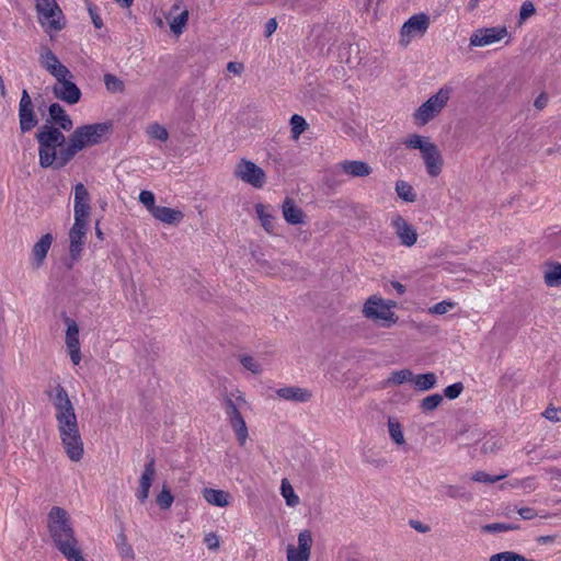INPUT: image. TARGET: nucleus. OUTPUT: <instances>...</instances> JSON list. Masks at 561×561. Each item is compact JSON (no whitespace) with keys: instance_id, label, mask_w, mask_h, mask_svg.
<instances>
[{"instance_id":"1","label":"nucleus","mask_w":561,"mask_h":561,"mask_svg":"<svg viewBox=\"0 0 561 561\" xmlns=\"http://www.w3.org/2000/svg\"><path fill=\"white\" fill-rule=\"evenodd\" d=\"M111 129V123L87 124L77 127L66 138L64 133L55 128L54 125L44 124L35 136L38 142V163L44 169H61L78 152L101 144Z\"/></svg>"},{"instance_id":"2","label":"nucleus","mask_w":561,"mask_h":561,"mask_svg":"<svg viewBox=\"0 0 561 561\" xmlns=\"http://www.w3.org/2000/svg\"><path fill=\"white\" fill-rule=\"evenodd\" d=\"M48 398L56 411L55 417L61 446L67 457L78 462L83 457L84 446L73 404L61 385L55 386L48 392Z\"/></svg>"},{"instance_id":"3","label":"nucleus","mask_w":561,"mask_h":561,"mask_svg":"<svg viewBox=\"0 0 561 561\" xmlns=\"http://www.w3.org/2000/svg\"><path fill=\"white\" fill-rule=\"evenodd\" d=\"M47 529L53 543L67 561H87L76 537L71 517L65 508H50L47 514Z\"/></svg>"},{"instance_id":"4","label":"nucleus","mask_w":561,"mask_h":561,"mask_svg":"<svg viewBox=\"0 0 561 561\" xmlns=\"http://www.w3.org/2000/svg\"><path fill=\"white\" fill-rule=\"evenodd\" d=\"M454 92L453 87L444 84L432 94L413 113V121L417 126H425L440 115Z\"/></svg>"},{"instance_id":"5","label":"nucleus","mask_w":561,"mask_h":561,"mask_svg":"<svg viewBox=\"0 0 561 561\" xmlns=\"http://www.w3.org/2000/svg\"><path fill=\"white\" fill-rule=\"evenodd\" d=\"M404 144L412 149L421 152L426 172L435 178L442 172L443 158L437 146L430 138L421 135H412L404 140Z\"/></svg>"},{"instance_id":"6","label":"nucleus","mask_w":561,"mask_h":561,"mask_svg":"<svg viewBox=\"0 0 561 561\" xmlns=\"http://www.w3.org/2000/svg\"><path fill=\"white\" fill-rule=\"evenodd\" d=\"M38 22L47 32H58L65 26L64 14L56 0H36Z\"/></svg>"},{"instance_id":"7","label":"nucleus","mask_w":561,"mask_h":561,"mask_svg":"<svg viewBox=\"0 0 561 561\" xmlns=\"http://www.w3.org/2000/svg\"><path fill=\"white\" fill-rule=\"evenodd\" d=\"M56 82L51 87L54 96L69 105L77 104L81 99V90L73 81V75L70 70L54 77Z\"/></svg>"},{"instance_id":"8","label":"nucleus","mask_w":561,"mask_h":561,"mask_svg":"<svg viewBox=\"0 0 561 561\" xmlns=\"http://www.w3.org/2000/svg\"><path fill=\"white\" fill-rule=\"evenodd\" d=\"M234 175L237 179L253 186L254 188H262L266 183L265 171L254 162L247 159H241L236 164Z\"/></svg>"},{"instance_id":"9","label":"nucleus","mask_w":561,"mask_h":561,"mask_svg":"<svg viewBox=\"0 0 561 561\" xmlns=\"http://www.w3.org/2000/svg\"><path fill=\"white\" fill-rule=\"evenodd\" d=\"M430 18L425 13L412 15L400 30V44L408 46L413 39L422 37L428 30Z\"/></svg>"},{"instance_id":"10","label":"nucleus","mask_w":561,"mask_h":561,"mask_svg":"<svg viewBox=\"0 0 561 561\" xmlns=\"http://www.w3.org/2000/svg\"><path fill=\"white\" fill-rule=\"evenodd\" d=\"M508 37L505 26L483 27L476 30L470 36V46L484 47Z\"/></svg>"},{"instance_id":"11","label":"nucleus","mask_w":561,"mask_h":561,"mask_svg":"<svg viewBox=\"0 0 561 561\" xmlns=\"http://www.w3.org/2000/svg\"><path fill=\"white\" fill-rule=\"evenodd\" d=\"M391 227L401 245L411 248L416 243L419 234L415 227L401 215L392 216Z\"/></svg>"},{"instance_id":"12","label":"nucleus","mask_w":561,"mask_h":561,"mask_svg":"<svg viewBox=\"0 0 561 561\" xmlns=\"http://www.w3.org/2000/svg\"><path fill=\"white\" fill-rule=\"evenodd\" d=\"M312 534L305 529L298 534V546L288 545L286 549L287 561H309L312 548Z\"/></svg>"},{"instance_id":"13","label":"nucleus","mask_w":561,"mask_h":561,"mask_svg":"<svg viewBox=\"0 0 561 561\" xmlns=\"http://www.w3.org/2000/svg\"><path fill=\"white\" fill-rule=\"evenodd\" d=\"M19 121L22 133L32 130L38 124L34 105L27 90H23L21 94L19 103Z\"/></svg>"},{"instance_id":"14","label":"nucleus","mask_w":561,"mask_h":561,"mask_svg":"<svg viewBox=\"0 0 561 561\" xmlns=\"http://www.w3.org/2000/svg\"><path fill=\"white\" fill-rule=\"evenodd\" d=\"M363 316L380 325L386 324V301L378 295L370 296L363 306Z\"/></svg>"},{"instance_id":"15","label":"nucleus","mask_w":561,"mask_h":561,"mask_svg":"<svg viewBox=\"0 0 561 561\" xmlns=\"http://www.w3.org/2000/svg\"><path fill=\"white\" fill-rule=\"evenodd\" d=\"M38 62L51 77H56L66 70H69L47 45H42L39 47Z\"/></svg>"},{"instance_id":"16","label":"nucleus","mask_w":561,"mask_h":561,"mask_svg":"<svg viewBox=\"0 0 561 561\" xmlns=\"http://www.w3.org/2000/svg\"><path fill=\"white\" fill-rule=\"evenodd\" d=\"M90 195L88 190L82 183H78L75 186V219L80 221L81 219H88L90 215Z\"/></svg>"},{"instance_id":"17","label":"nucleus","mask_w":561,"mask_h":561,"mask_svg":"<svg viewBox=\"0 0 561 561\" xmlns=\"http://www.w3.org/2000/svg\"><path fill=\"white\" fill-rule=\"evenodd\" d=\"M334 171L350 178H364L371 173V168L363 161L344 160L334 165Z\"/></svg>"},{"instance_id":"18","label":"nucleus","mask_w":561,"mask_h":561,"mask_svg":"<svg viewBox=\"0 0 561 561\" xmlns=\"http://www.w3.org/2000/svg\"><path fill=\"white\" fill-rule=\"evenodd\" d=\"M87 224L88 219H81L77 221L75 219V224L69 231V240H70V255L73 259H77L81 251L82 245L84 244L85 233H87Z\"/></svg>"},{"instance_id":"19","label":"nucleus","mask_w":561,"mask_h":561,"mask_svg":"<svg viewBox=\"0 0 561 561\" xmlns=\"http://www.w3.org/2000/svg\"><path fill=\"white\" fill-rule=\"evenodd\" d=\"M156 477L154 459H150L144 469L139 479V488L136 492V497L145 503L149 496V491Z\"/></svg>"},{"instance_id":"20","label":"nucleus","mask_w":561,"mask_h":561,"mask_svg":"<svg viewBox=\"0 0 561 561\" xmlns=\"http://www.w3.org/2000/svg\"><path fill=\"white\" fill-rule=\"evenodd\" d=\"M276 396L285 401L305 403L311 400L312 392L307 388L288 386L277 389Z\"/></svg>"},{"instance_id":"21","label":"nucleus","mask_w":561,"mask_h":561,"mask_svg":"<svg viewBox=\"0 0 561 561\" xmlns=\"http://www.w3.org/2000/svg\"><path fill=\"white\" fill-rule=\"evenodd\" d=\"M51 243V234L46 233L33 245L31 255V263L33 267L38 268L43 265Z\"/></svg>"},{"instance_id":"22","label":"nucleus","mask_w":561,"mask_h":561,"mask_svg":"<svg viewBox=\"0 0 561 561\" xmlns=\"http://www.w3.org/2000/svg\"><path fill=\"white\" fill-rule=\"evenodd\" d=\"M48 114L51 122L56 125L54 127L58 128L61 133L62 130L69 131L73 127L71 117L59 103L50 104Z\"/></svg>"},{"instance_id":"23","label":"nucleus","mask_w":561,"mask_h":561,"mask_svg":"<svg viewBox=\"0 0 561 561\" xmlns=\"http://www.w3.org/2000/svg\"><path fill=\"white\" fill-rule=\"evenodd\" d=\"M203 497L208 504L217 507H226L231 503L230 493L224 490L206 488L203 491Z\"/></svg>"},{"instance_id":"24","label":"nucleus","mask_w":561,"mask_h":561,"mask_svg":"<svg viewBox=\"0 0 561 561\" xmlns=\"http://www.w3.org/2000/svg\"><path fill=\"white\" fill-rule=\"evenodd\" d=\"M284 219L290 225L304 222L305 214L291 198H286L282 205Z\"/></svg>"},{"instance_id":"25","label":"nucleus","mask_w":561,"mask_h":561,"mask_svg":"<svg viewBox=\"0 0 561 561\" xmlns=\"http://www.w3.org/2000/svg\"><path fill=\"white\" fill-rule=\"evenodd\" d=\"M255 213L257 218L267 233H273L275 229V213L270 205L256 204Z\"/></svg>"},{"instance_id":"26","label":"nucleus","mask_w":561,"mask_h":561,"mask_svg":"<svg viewBox=\"0 0 561 561\" xmlns=\"http://www.w3.org/2000/svg\"><path fill=\"white\" fill-rule=\"evenodd\" d=\"M230 396L225 400V410L229 421L242 417L240 410L247 404L244 397L239 391L237 394L231 393Z\"/></svg>"},{"instance_id":"27","label":"nucleus","mask_w":561,"mask_h":561,"mask_svg":"<svg viewBox=\"0 0 561 561\" xmlns=\"http://www.w3.org/2000/svg\"><path fill=\"white\" fill-rule=\"evenodd\" d=\"M151 215L156 219H158L164 224H169V225L178 224L183 218V214L180 210H176V209H173L170 207H165V206L154 207Z\"/></svg>"},{"instance_id":"28","label":"nucleus","mask_w":561,"mask_h":561,"mask_svg":"<svg viewBox=\"0 0 561 561\" xmlns=\"http://www.w3.org/2000/svg\"><path fill=\"white\" fill-rule=\"evenodd\" d=\"M543 279L547 286L558 287L561 285V264L550 263L543 270Z\"/></svg>"},{"instance_id":"29","label":"nucleus","mask_w":561,"mask_h":561,"mask_svg":"<svg viewBox=\"0 0 561 561\" xmlns=\"http://www.w3.org/2000/svg\"><path fill=\"white\" fill-rule=\"evenodd\" d=\"M394 191L398 197L404 203H414L417 194L414 187L407 181L400 180L396 182Z\"/></svg>"},{"instance_id":"30","label":"nucleus","mask_w":561,"mask_h":561,"mask_svg":"<svg viewBox=\"0 0 561 561\" xmlns=\"http://www.w3.org/2000/svg\"><path fill=\"white\" fill-rule=\"evenodd\" d=\"M67 331H66V345L67 348L79 347V327L77 322L70 318H66Z\"/></svg>"},{"instance_id":"31","label":"nucleus","mask_w":561,"mask_h":561,"mask_svg":"<svg viewBox=\"0 0 561 561\" xmlns=\"http://www.w3.org/2000/svg\"><path fill=\"white\" fill-rule=\"evenodd\" d=\"M437 381L436 375L434 373H426L413 376V383L416 389L421 391H427L435 387Z\"/></svg>"},{"instance_id":"32","label":"nucleus","mask_w":561,"mask_h":561,"mask_svg":"<svg viewBox=\"0 0 561 561\" xmlns=\"http://www.w3.org/2000/svg\"><path fill=\"white\" fill-rule=\"evenodd\" d=\"M230 425L241 446L245 445L248 439V427L243 417L230 420Z\"/></svg>"},{"instance_id":"33","label":"nucleus","mask_w":561,"mask_h":561,"mask_svg":"<svg viewBox=\"0 0 561 561\" xmlns=\"http://www.w3.org/2000/svg\"><path fill=\"white\" fill-rule=\"evenodd\" d=\"M280 493L288 506L295 507L299 504V496L295 493L294 488L286 479L282 481Z\"/></svg>"},{"instance_id":"34","label":"nucleus","mask_w":561,"mask_h":561,"mask_svg":"<svg viewBox=\"0 0 561 561\" xmlns=\"http://www.w3.org/2000/svg\"><path fill=\"white\" fill-rule=\"evenodd\" d=\"M443 402V396L439 393H434L425 397L421 403L420 408L423 412H431L437 409Z\"/></svg>"},{"instance_id":"35","label":"nucleus","mask_w":561,"mask_h":561,"mask_svg":"<svg viewBox=\"0 0 561 561\" xmlns=\"http://www.w3.org/2000/svg\"><path fill=\"white\" fill-rule=\"evenodd\" d=\"M489 561H534L531 559H527L524 556L515 552V551H503L495 554H492Z\"/></svg>"},{"instance_id":"36","label":"nucleus","mask_w":561,"mask_h":561,"mask_svg":"<svg viewBox=\"0 0 561 561\" xmlns=\"http://www.w3.org/2000/svg\"><path fill=\"white\" fill-rule=\"evenodd\" d=\"M104 84L106 89L112 93L123 92L125 89L124 82L114 75L105 73L104 75Z\"/></svg>"},{"instance_id":"37","label":"nucleus","mask_w":561,"mask_h":561,"mask_svg":"<svg viewBox=\"0 0 561 561\" xmlns=\"http://www.w3.org/2000/svg\"><path fill=\"white\" fill-rule=\"evenodd\" d=\"M290 125H291V135H293L294 139H298L300 137V135L307 128L306 119L302 116L298 115V114H295V115L291 116Z\"/></svg>"},{"instance_id":"38","label":"nucleus","mask_w":561,"mask_h":561,"mask_svg":"<svg viewBox=\"0 0 561 561\" xmlns=\"http://www.w3.org/2000/svg\"><path fill=\"white\" fill-rule=\"evenodd\" d=\"M413 374L409 369H401L392 373L391 377L388 379V382H392L396 385H402L404 382H413Z\"/></svg>"},{"instance_id":"39","label":"nucleus","mask_w":561,"mask_h":561,"mask_svg":"<svg viewBox=\"0 0 561 561\" xmlns=\"http://www.w3.org/2000/svg\"><path fill=\"white\" fill-rule=\"evenodd\" d=\"M117 548L122 557L134 559L133 547L127 542V538L124 534H121L117 537Z\"/></svg>"},{"instance_id":"40","label":"nucleus","mask_w":561,"mask_h":561,"mask_svg":"<svg viewBox=\"0 0 561 561\" xmlns=\"http://www.w3.org/2000/svg\"><path fill=\"white\" fill-rule=\"evenodd\" d=\"M505 477H506L505 473L492 476L484 471H477L472 474L471 479L476 482H481V483H495V482L504 479Z\"/></svg>"},{"instance_id":"41","label":"nucleus","mask_w":561,"mask_h":561,"mask_svg":"<svg viewBox=\"0 0 561 561\" xmlns=\"http://www.w3.org/2000/svg\"><path fill=\"white\" fill-rule=\"evenodd\" d=\"M156 501L160 508L169 510L172 506L174 497L170 490L167 486H163Z\"/></svg>"},{"instance_id":"42","label":"nucleus","mask_w":561,"mask_h":561,"mask_svg":"<svg viewBox=\"0 0 561 561\" xmlns=\"http://www.w3.org/2000/svg\"><path fill=\"white\" fill-rule=\"evenodd\" d=\"M147 133L151 138L158 139L160 141H165L169 137L168 130L157 123L150 125L147 129Z\"/></svg>"},{"instance_id":"43","label":"nucleus","mask_w":561,"mask_h":561,"mask_svg":"<svg viewBox=\"0 0 561 561\" xmlns=\"http://www.w3.org/2000/svg\"><path fill=\"white\" fill-rule=\"evenodd\" d=\"M388 431L393 439V442L398 445H404V436L401 426L398 423L388 422Z\"/></svg>"},{"instance_id":"44","label":"nucleus","mask_w":561,"mask_h":561,"mask_svg":"<svg viewBox=\"0 0 561 561\" xmlns=\"http://www.w3.org/2000/svg\"><path fill=\"white\" fill-rule=\"evenodd\" d=\"M187 12H182L181 14H179L178 16H175L173 19V21L171 22L170 24V27H171V31L174 33V34H180L182 33V30L184 27V25L186 24L187 22Z\"/></svg>"},{"instance_id":"45","label":"nucleus","mask_w":561,"mask_h":561,"mask_svg":"<svg viewBox=\"0 0 561 561\" xmlns=\"http://www.w3.org/2000/svg\"><path fill=\"white\" fill-rule=\"evenodd\" d=\"M154 195L150 191H141L139 194V202L150 211H153V208L157 207L154 204Z\"/></svg>"},{"instance_id":"46","label":"nucleus","mask_w":561,"mask_h":561,"mask_svg":"<svg viewBox=\"0 0 561 561\" xmlns=\"http://www.w3.org/2000/svg\"><path fill=\"white\" fill-rule=\"evenodd\" d=\"M241 364L243 365V367L245 369L250 370L251 373H253L255 375L261 374V371H262V367H261L260 363L256 362L251 356H243L241 358Z\"/></svg>"},{"instance_id":"47","label":"nucleus","mask_w":561,"mask_h":561,"mask_svg":"<svg viewBox=\"0 0 561 561\" xmlns=\"http://www.w3.org/2000/svg\"><path fill=\"white\" fill-rule=\"evenodd\" d=\"M536 12L535 5L531 1H525L523 2L520 10H519V23H523L528 18L534 15Z\"/></svg>"},{"instance_id":"48","label":"nucleus","mask_w":561,"mask_h":561,"mask_svg":"<svg viewBox=\"0 0 561 561\" xmlns=\"http://www.w3.org/2000/svg\"><path fill=\"white\" fill-rule=\"evenodd\" d=\"M483 529L488 533H502L516 529V526H513L511 524L494 523L485 525Z\"/></svg>"},{"instance_id":"49","label":"nucleus","mask_w":561,"mask_h":561,"mask_svg":"<svg viewBox=\"0 0 561 561\" xmlns=\"http://www.w3.org/2000/svg\"><path fill=\"white\" fill-rule=\"evenodd\" d=\"M455 306L451 301H440L438 304H435L433 307L430 308V312L434 314H445L450 309H453Z\"/></svg>"},{"instance_id":"50","label":"nucleus","mask_w":561,"mask_h":561,"mask_svg":"<svg viewBox=\"0 0 561 561\" xmlns=\"http://www.w3.org/2000/svg\"><path fill=\"white\" fill-rule=\"evenodd\" d=\"M463 387H462V383L460 382H456V383H453L450 386H447L444 390V394L453 400V399H456L459 397V394L461 393Z\"/></svg>"},{"instance_id":"51","label":"nucleus","mask_w":561,"mask_h":561,"mask_svg":"<svg viewBox=\"0 0 561 561\" xmlns=\"http://www.w3.org/2000/svg\"><path fill=\"white\" fill-rule=\"evenodd\" d=\"M512 486H522L524 490L533 491L536 489V481L535 478L528 477L522 481H516L515 483H512Z\"/></svg>"},{"instance_id":"52","label":"nucleus","mask_w":561,"mask_h":561,"mask_svg":"<svg viewBox=\"0 0 561 561\" xmlns=\"http://www.w3.org/2000/svg\"><path fill=\"white\" fill-rule=\"evenodd\" d=\"M204 541L210 550H217L219 548V537L214 533L206 535Z\"/></svg>"},{"instance_id":"53","label":"nucleus","mask_w":561,"mask_h":561,"mask_svg":"<svg viewBox=\"0 0 561 561\" xmlns=\"http://www.w3.org/2000/svg\"><path fill=\"white\" fill-rule=\"evenodd\" d=\"M560 413L561 412L556 408H548V409H546L543 415L546 419H548L550 421L558 422L561 420Z\"/></svg>"},{"instance_id":"54","label":"nucleus","mask_w":561,"mask_h":561,"mask_svg":"<svg viewBox=\"0 0 561 561\" xmlns=\"http://www.w3.org/2000/svg\"><path fill=\"white\" fill-rule=\"evenodd\" d=\"M227 70L229 72L240 76L244 70V66L241 62L230 61L227 65Z\"/></svg>"},{"instance_id":"55","label":"nucleus","mask_w":561,"mask_h":561,"mask_svg":"<svg viewBox=\"0 0 561 561\" xmlns=\"http://www.w3.org/2000/svg\"><path fill=\"white\" fill-rule=\"evenodd\" d=\"M68 353H69V356H70V359H71L72 364L73 365H79V363L81 362L80 346L79 347L68 348Z\"/></svg>"},{"instance_id":"56","label":"nucleus","mask_w":561,"mask_h":561,"mask_svg":"<svg viewBox=\"0 0 561 561\" xmlns=\"http://www.w3.org/2000/svg\"><path fill=\"white\" fill-rule=\"evenodd\" d=\"M518 514L520 515V517L523 519H533L537 515L535 510L531 507H523V508L518 510Z\"/></svg>"},{"instance_id":"57","label":"nucleus","mask_w":561,"mask_h":561,"mask_svg":"<svg viewBox=\"0 0 561 561\" xmlns=\"http://www.w3.org/2000/svg\"><path fill=\"white\" fill-rule=\"evenodd\" d=\"M277 28V22L275 19H270L265 25V35L271 36Z\"/></svg>"},{"instance_id":"58","label":"nucleus","mask_w":561,"mask_h":561,"mask_svg":"<svg viewBox=\"0 0 561 561\" xmlns=\"http://www.w3.org/2000/svg\"><path fill=\"white\" fill-rule=\"evenodd\" d=\"M548 103V96L541 93L534 102V105L538 110H542Z\"/></svg>"},{"instance_id":"59","label":"nucleus","mask_w":561,"mask_h":561,"mask_svg":"<svg viewBox=\"0 0 561 561\" xmlns=\"http://www.w3.org/2000/svg\"><path fill=\"white\" fill-rule=\"evenodd\" d=\"M411 526L420 533H427L430 530L428 526H426L417 520H411Z\"/></svg>"},{"instance_id":"60","label":"nucleus","mask_w":561,"mask_h":561,"mask_svg":"<svg viewBox=\"0 0 561 561\" xmlns=\"http://www.w3.org/2000/svg\"><path fill=\"white\" fill-rule=\"evenodd\" d=\"M393 306H394V304H390V301H388V309H390ZM397 320H398V317H396L393 312L388 310V327L396 323Z\"/></svg>"},{"instance_id":"61","label":"nucleus","mask_w":561,"mask_h":561,"mask_svg":"<svg viewBox=\"0 0 561 561\" xmlns=\"http://www.w3.org/2000/svg\"><path fill=\"white\" fill-rule=\"evenodd\" d=\"M391 286L393 287L398 295H403L405 293V286L399 282H391Z\"/></svg>"},{"instance_id":"62","label":"nucleus","mask_w":561,"mask_h":561,"mask_svg":"<svg viewBox=\"0 0 561 561\" xmlns=\"http://www.w3.org/2000/svg\"><path fill=\"white\" fill-rule=\"evenodd\" d=\"M444 493L450 497L457 496V490L455 486H451V485L444 486Z\"/></svg>"},{"instance_id":"63","label":"nucleus","mask_w":561,"mask_h":561,"mask_svg":"<svg viewBox=\"0 0 561 561\" xmlns=\"http://www.w3.org/2000/svg\"><path fill=\"white\" fill-rule=\"evenodd\" d=\"M116 3H118L123 8H129L134 0H115Z\"/></svg>"},{"instance_id":"64","label":"nucleus","mask_w":561,"mask_h":561,"mask_svg":"<svg viewBox=\"0 0 561 561\" xmlns=\"http://www.w3.org/2000/svg\"><path fill=\"white\" fill-rule=\"evenodd\" d=\"M92 20H93V24H94V26L96 28H101L102 27V25H103L102 24V20L99 16H93Z\"/></svg>"}]
</instances>
